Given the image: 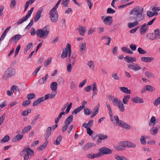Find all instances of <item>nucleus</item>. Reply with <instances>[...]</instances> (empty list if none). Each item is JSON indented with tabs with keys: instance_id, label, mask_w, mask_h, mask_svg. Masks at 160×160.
Masks as SVG:
<instances>
[{
	"instance_id": "obj_63",
	"label": "nucleus",
	"mask_w": 160,
	"mask_h": 160,
	"mask_svg": "<svg viewBox=\"0 0 160 160\" xmlns=\"http://www.w3.org/2000/svg\"><path fill=\"white\" fill-rule=\"evenodd\" d=\"M147 14L149 18H151L154 16L153 12L151 11H148L147 12Z\"/></svg>"
},
{
	"instance_id": "obj_48",
	"label": "nucleus",
	"mask_w": 160,
	"mask_h": 160,
	"mask_svg": "<svg viewBox=\"0 0 160 160\" xmlns=\"http://www.w3.org/2000/svg\"><path fill=\"white\" fill-rule=\"evenodd\" d=\"M34 8L33 7L30 10L28 11V13L25 16L26 19H28L30 17L33 10Z\"/></svg>"
},
{
	"instance_id": "obj_50",
	"label": "nucleus",
	"mask_w": 160,
	"mask_h": 160,
	"mask_svg": "<svg viewBox=\"0 0 160 160\" xmlns=\"http://www.w3.org/2000/svg\"><path fill=\"white\" fill-rule=\"evenodd\" d=\"M102 156V154L99 152L96 154L92 155L91 156V159H94L95 158H99Z\"/></svg>"
},
{
	"instance_id": "obj_31",
	"label": "nucleus",
	"mask_w": 160,
	"mask_h": 160,
	"mask_svg": "<svg viewBox=\"0 0 160 160\" xmlns=\"http://www.w3.org/2000/svg\"><path fill=\"white\" fill-rule=\"evenodd\" d=\"M144 89V91H148L150 92H152L155 90V89L153 87L149 85L145 86Z\"/></svg>"
},
{
	"instance_id": "obj_7",
	"label": "nucleus",
	"mask_w": 160,
	"mask_h": 160,
	"mask_svg": "<svg viewBox=\"0 0 160 160\" xmlns=\"http://www.w3.org/2000/svg\"><path fill=\"white\" fill-rule=\"evenodd\" d=\"M128 67L129 68L135 71H138L142 69V68L138 64L133 63L128 64Z\"/></svg>"
},
{
	"instance_id": "obj_3",
	"label": "nucleus",
	"mask_w": 160,
	"mask_h": 160,
	"mask_svg": "<svg viewBox=\"0 0 160 160\" xmlns=\"http://www.w3.org/2000/svg\"><path fill=\"white\" fill-rule=\"evenodd\" d=\"M71 54V45L69 43H67L66 46V48H63L62 52L61 55V57L62 58H66L67 56L70 57Z\"/></svg>"
},
{
	"instance_id": "obj_54",
	"label": "nucleus",
	"mask_w": 160,
	"mask_h": 160,
	"mask_svg": "<svg viewBox=\"0 0 160 160\" xmlns=\"http://www.w3.org/2000/svg\"><path fill=\"white\" fill-rule=\"evenodd\" d=\"M5 113H3L2 116L0 117V126L2 125L3 122L6 117Z\"/></svg>"
},
{
	"instance_id": "obj_64",
	"label": "nucleus",
	"mask_w": 160,
	"mask_h": 160,
	"mask_svg": "<svg viewBox=\"0 0 160 160\" xmlns=\"http://www.w3.org/2000/svg\"><path fill=\"white\" fill-rule=\"evenodd\" d=\"M130 48L131 50L132 51H135L137 48V47L135 45L133 44H131L130 45Z\"/></svg>"
},
{
	"instance_id": "obj_59",
	"label": "nucleus",
	"mask_w": 160,
	"mask_h": 160,
	"mask_svg": "<svg viewBox=\"0 0 160 160\" xmlns=\"http://www.w3.org/2000/svg\"><path fill=\"white\" fill-rule=\"evenodd\" d=\"M160 103V96L154 102L153 104L155 106H157Z\"/></svg>"
},
{
	"instance_id": "obj_1",
	"label": "nucleus",
	"mask_w": 160,
	"mask_h": 160,
	"mask_svg": "<svg viewBox=\"0 0 160 160\" xmlns=\"http://www.w3.org/2000/svg\"><path fill=\"white\" fill-rule=\"evenodd\" d=\"M50 31L48 26H45L42 29H38L36 31L37 36L40 38H45L49 34Z\"/></svg>"
},
{
	"instance_id": "obj_33",
	"label": "nucleus",
	"mask_w": 160,
	"mask_h": 160,
	"mask_svg": "<svg viewBox=\"0 0 160 160\" xmlns=\"http://www.w3.org/2000/svg\"><path fill=\"white\" fill-rule=\"evenodd\" d=\"M139 25V23L137 21L133 22H129L128 23V26L129 28H132Z\"/></svg>"
},
{
	"instance_id": "obj_24",
	"label": "nucleus",
	"mask_w": 160,
	"mask_h": 160,
	"mask_svg": "<svg viewBox=\"0 0 160 160\" xmlns=\"http://www.w3.org/2000/svg\"><path fill=\"white\" fill-rule=\"evenodd\" d=\"M130 98V95H125L122 99L123 103L125 105L127 104Z\"/></svg>"
},
{
	"instance_id": "obj_10",
	"label": "nucleus",
	"mask_w": 160,
	"mask_h": 160,
	"mask_svg": "<svg viewBox=\"0 0 160 160\" xmlns=\"http://www.w3.org/2000/svg\"><path fill=\"white\" fill-rule=\"evenodd\" d=\"M99 152L102 154V155L105 154H110L112 153V151L108 148H102L99 150Z\"/></svg>"
},
{
	"instance_id": "obj_20",
	"label": "nucleus",
	"mask_w": 160,
	"mask_h": 160,
	"mask_svg": "<svg viewBox=\"0 0 160 160\" xmlns=\"http://www.w3.org/2000/svg\"><path fill=\"white\" fill-rule=\"evenodd\" d=\"M73 116L72 115L69 116L65 120V124L69 125L70 123L72 122L73 120Z\"/></svg>"
},
{
	"instance_id": "obj_44",
	"label": "nucleus",
	"mask_w": 160,
	"mask_h": 160,
	"mask_svg": "<svg viewBox=\"0 0 160 160\" xmlns=\"http://www.w3.org/2000/svg\"><path fill=\"white\" fill-rule=\"evenodd\" d=\"M10 139L8 135H6L1 140V142L2 143H4L8 142Z\"/></svg>"
},
{
	"instance_id": "obj_43",
	"label": "nucleus",
	"mask_w": 160,
	"mask_h": 160,
	"mask_svg": "<svg viewBox=\"0 0 160 160\" xmlns=\"http://www.w3.org/2000/svg\"><path fill=\"white\" fill-rule=\"evenodd\" d=\"M123 104H124L122 103V102H121V104L120 103L118 106H117L120 111L122 112H123L125 111V108Z\"/></svg>"
},
{
	"instance_id": "obj_51",
	"label": "nucleus",
	"mask_w": 160,
	"mask_h": 160,
	"mask_svg": "<svg viewBox=\"0 0 160 160\" xmlns=\"http://www.w3.org/2000/svg\"><path fill=\"white\" fill-rule=\"evenodd\" d=\"M138 52L139 54H144L147 53V52L143 49L142 48L139 47L138 49Z\"/></svg>"
},
{
	"instance_id": "obj_40",
	"label": "nucleus",
	"mask_w": 160,
	"mask_h": 160,
	"mask_svg": "<svg viewBox=\"0 0 160 160\" xmlns=\"http://www.w3.org/2000/svg\"><path fill=\"white\" fill-rule=\"evenodd\" d=\"M147 38L150 40H155L154 35L153 33H149L146 35Z\"/></svg>"
},
{
	"instance_id": "obj_16",
	"label": "nucleus",
	"mask_w": 160,
	"mask_h": 160,
	"mask_svg": "<svg viewBox=\"0 0 160 160\" xmlns=\"http://www.w3.org/2000/svg\"><path fill=\"white\" fill-rule=\"evenodd\" d=\"M78 29L79 34L81 36H83L84 35L85 32L86 31V27H83L81 26L78 28Z\"/></svg>"
},
{
	"instance_id": "obj_6",
	"label": "nucleus",
	"mask_w": 160,
	"mask_h": 160,
	"mask_svg": "<svg viewBox=\"0 0 160 160\" xmlns=\"http://www.w3.org/2000/svg\"><path fill=\"white\" fill-rule=\"evenodd\" d=\"M144 18L145 15L143 13L138 15H137L134 16L129 17V19L131 21L134 20L135 21H137L138 22L143 20Z\"/></svg>"
},
{
	"instance_id": "obj_36",
	"label": "nucleus",
	"mask_w": 160,
	"mask_h": 160,
	"mask_svg": "<svg viewBox=\"0 0 160 160\" xmlns=\"http://www.w3.org/2000/svg\"><path fill=\"white\" fill-rule=\"evenodd\" d=\"M32 127L30 125H28L25 127L22 130V133L25 134L28 132L31 129Z\"/></svg>"
},
{
	"instance_id": "obj_5",
	"label": "nucleus",
	"mask_w": 160,
	"mask_h": 160,
	"mask_svg": "<svg viewBox=\"0 0 160 160\" xmlns=\"http://www.w3.org/2000/svg\"><path fill=\"white\" fill-rule=\"evenodd\" d=\"M143 8L141 6H137L132 9L129 12V13L130 15H132L133 16L138 15L140 14L143 13Z\"/></svg>"
},
{
	"instance_id": "obj_14",
	"label": "nucleus",
	"mask_w": 160,
	"mask_h": 160,
	"mask_svg": "<svg viewBox=\"0 0 160 160\" xmlns=\"http://www.w3.org/2000/svg\"><path fill=\"white\" fill-rule=\"evenodd\" d=\"M48 78V75L47 74L45 76L43 77L38 80V84L39 85L44 84L47 81V79Z\"/></svg>"
},
{
	"instance_id": "obj_22",
	"label": "nucleus",
	"mask_w": 160,
	"mask_h": 160,
	"mask_svg": "<svg viewBox=\"0 0 160 160\" xmlns=\"http://www.w3.org/2000/svg\"><path fill=\"white\" fill-rule=\"evenodd\" d=\"M44 101L43 97H42L38 98L36 101L34 102L33 103V107L38 105L39 103Z\"/></svg>"
},
{
	"instance_id": "obj_41",
	"label": "nucleus",
	"mask_w": 160,
	"mask_h": 160,
	"mask_svg": "<svg viewBox=\"0 0 160 160\" xmlns=\"http://www.w3.org/2000/svg\"><path fill=\"white\" fill-rule=\"evenodd\" d=\"M10 90L12 91V92L13 93L15 91H18V92H19V90L18 87L17 86L15 85L12 86Z\"/></svg>"
},
{
	"instance_id": "obj_9",
	"label": "nucleus",
	"mask_w": 160,
	"mask_h": 160,
	"mask_svg": "<svg viewBox=\"0 0 160 160\" xmlns=\"http://www.w3.org/2000/svg\"><path fill=\"white\" fill-rule=\"evenodd\" d=\"M5 74L8 77L14 75L16 74L15 69L12 68H8L6 71Z\"/></svg>"
},
{
	"instance_id": "obj_56",
	"label": "nucleus",
	"mask_w": 160,
	"mask_h": 160,
	"mask_svg": "<svg viewBox=\"0 0 160 160\" xmlns=\"http://www.w3.org/2000/svg\"><path fill=\"white\" fill-rule=\"evenodd\" d=\"M35 97V94L33 93H31L29 94H28L27 95V98L28 99H31L33 98H34Z\"/></svg>"
},
{
	"instance_id": "obj_49",
	"label": "nucleus",
	"mask_w": 160,
	"mask_h": 160,
	"mask_svg": "<svg viewBox=\"0 0 160 160\" xmlns=\"http://www.w3.org/2000/svg\"><path fill=\"white\" fill-rule=\"evenodd\" d=\"M16 4V1L15 0H11V4L10 6V8L11 9L13 8L15 6Z\"/></svg>"
},
{
	"instance_id": "obj_2",
	"label": "nucleus",
	"mask_w": 160,
	"mask_h": 160,
	"mask_svg": "<svg viewBox=\"0 0 160 160\" xmlns=\"http://www.w3.org/2000/svg\"><path fill=\"white\" fill-rule=\"evenodd\" d=\"M114 118L116 122H113V123L116 125L126 129H130L131 127L128 124L125 123L121 120H120L118 116L115 115L114 116Z\"/></svg>"
},
{
	"instance_id": "obj_45",
	"label": "nucleus",
	"mask_w": 160,
	"mask_h": 160,
	"mask_svg": "<svg viewBox=\"0 0 160 160\" xmlns=\"http://www.w3.org/2000/svg\"><path fill=\"white\" fill-rule=\"evenodd\" d=\"M51 132V127H48L46 129V136L47 138L50 135Z\"/></svg>"
},
{
	"instance_id": "obj_21",
	"label": "nucleus",
	"mask_w": 160,
	"mask_h": 160,
	"mask_svg": "<svg viewBox=\"0 0 160 160\" xmlns=\"http://www.w3.org/2000/svg\"><path fill=\"white\" fill-rule=\"evenodd\" d=\"M120 90L126 94H130L131 91L130 89H128L127 87H120L119 88Z\"/></svg>"
},
{
	"instance_id": "obj_28",
	"label": "nucleus",
	"mask_w": 160,
	"mask_h": 160,
	"mask_svg": "<svg viewBox=\"0 0 160 160\" xmlns=\"http://www.w3.org/2000/svg\"><path fill=\"white\" fill-rule=\"evenodd\" d=\"M121 102H122V101L120 100L117 98H115L112 101L113 104L117 106H118L120 103L121 104Z\"/></svg>"
},
{
	"instance_id": "obj_57",
	"label": "nucleus",
	"mask_w": 160,
	"mask_h": 160,
	"mask_svg": "<svg viewBox=\"0 0 160 160\" xmlns=\"http://www.w3.org/2000/svg\"><path fill=\"white\" fill-rule=\"evenodd\" d=\"M112 77L115 80H118L119 79V77L116 73H113L112 75Z\"/></svg>"
},
{
	"instance_id": "obj_42",
	"label": "nucleus",
	"mask_w": 160,
	"mask_h": 160,
	"mask_svg": "<svg viewBox=\"0 0 160 160\" xmlns=\"http://www.w3.org/2000/svg\"><path fill=\"white\" fill-rule=\"evenodd\" d=\"M82 109L81 107H79L78 108L75 109L72 112V114H76L78 113L81 111Z\"/></svg>"
},
{
	"instance_id": "obj_17",
	"label": "nucleus",
	"mask_w": 160,
	"mask_h": 160,
	"mask_svg": "<svg viewBox=\"0 0 160 160\" xmlns=\"http://www.w3.org/2000/svg\"><path fill=\"white\" fill-rule=\"evenodd\" d=\"M124 59L128 63L132 62H135L136 61L135 58L129 57L128 56L125 57L124 58Z\"/></svg>"
},
{
	"instance_id": "obj_13",
	"label": "nucleus",
	"mask_w": 160,
	"mask_h": 160,
	"mask_svg": "<svg viewBox=\"0 0 160 160\" xmlns=\"http://www.w3.org/2000/svg\"><path fill=\"white\" fill-rule=\"evenodd\" d=\"M86 44L84 42H82L80 45V52L82 54L86 52Z\"/></svg>"
},
{
	"instance_id": "obj_32",
	"label": "nucleus",
	"mask_w": 160,
	"mask_h": 160,
	"mask_svg": "<svg viewBox=\"0 0 160 160\" xmlns=\"http://www.w3.org/2000/svg\"><path fill=\"white\" fill-rule=\"evenodd\" d=\"M94 144L92 142L88 143L84 145L83 148V150H87L91 148Z\"/></svg>"
},
{
	"instance_id": "obj_53",
	"label": "nucleus",
	"mask_w": 160,
	"mask_h": 160,
	"mask_svg": "<svg viewBox=\"0 0 160 160\" xmlns=\"http://www.w3.org/2000/svg\"><path fill=\"white\" fill-rule=\"evenodd\" d=\"M127 147L128 148H134L136 147L135 144L132 143V142L127 141Z\"/></svg>"
},
{
	"instance_id": "obj_27",
	"label": "nucleus",
	"mask_w": 160,
	"mask_h": 160,
	"mask_svg": "<svg viewBox=\"0 0 160 160\" xmlns=\"http://www.w3.org/2000/svg\"><path fill=\"white\" fill-rule=\"evenodd\" d=\"M75 63V62L74 61H73L72 62V63H68L67 67L68 71V72H71L72 70V69Z\"/></svg>"
},
{
	"instance_id": "obj_34",
	"label": "nucleus",
	"mask_w": 160,
	"mask_h": 160,
	"mask_svg": "<svg viewBox=\"0 0 160 160\" xmlns=\"http://www.w3.org/2000/svg\"><path fill=\"white\" fill-rule=\"evenodd\" d=\"M122 51L125 53L130 54H132L133 52L129 48L126 47H123L122 48Z\"/></svg>"
},
{
	"instance_id": "obj_38",
	"label": "nucleus",
	"mask_w": 160,
	"mask_h": 160,
	"mask_svg": "<svg viewBox=\"0 0 160 160\" xmlns=\"http://www.w3.org/2000/svg\"><path fill=\"white\" fill-rule=\"evenodd\" d=\"M144 74L146 77L149 78H151L154 77L153 74L150 71H146L145 72Z\"/></svg>"
},
{
	"instance_id": "obj_46",
	"label": "nucleus",
	"mask_w": 160,
	"mask_h": 160,
	"mask_svg": "<svg viewBox=\"0 0 160 160\" xmlns=\"http://www.w3.org/2000/svg\"><path fill=\"white\" fill-rule=\"evenodd\" d=\"M87 64L89 68L92 69H93L95 67L94 62L92 61H89L88 62Z\"/></svg>"
},
{
	"instance_id": "obj_29",
	"label": "nucleus",
	"mask_w": 160,
	"mask_h": 160,
	"mask_svg": "<svg viewBox=\"0 0 160 160\" xmlns=\"http://www.w3.org/2000/svg\"><path fill=\"white\" fill-rule=\"evenodd\" d=\"M24 150H25V152L27 153V154H28L29 155L32 156L34 155V152L31 149L29 148H24Z\"/></svg>"
},
{
	"instance_id": "obj_47",
	"label": "nucleus",
	"mask_w": 160,
	"mask_h": 160,
	"mask_svg": "<svg viewBox=\"0 0 160 160\" xmlns=\"http://www.w3.org/2000/svg\"><path fill=\"white\" fill-rule=\"evenodd\" d=\"M84 112L85 115H89L92 112V110L88 108H84Z\"/></svg>"
},
{
	"instance_id": "obj_12",
	"label": "nucleus",
	"mask_w": 160,
	"mask_h": 160,
	"mask_svg": "<svg viewBox=\"0 0 160 160\" xmlns=\"http://www.w3.org/2000/svg\"><path fill=\"white\" fill-rule=\"evenodd\" d=\"M104 24L108 25H110L112 22V17L111 16L107 17L103 20Z\"/></svg>"
},
{
	"instance_id": "obj_4",
	"label": "nucleus",
	"mask_w": 160,
	"mask_h": 160,
	"mask_svg": "<svg viewBox=\"0 0 160 160\" xmlns=\"http://www.w3.org/2000/svg\"><path fill=\"white\" fill-rule=\"evenodd\" d=\"M51 20L53 22H56L58 19V14L57 9L52 8L49 13Z\"/></svg>"
},
{
	"instance_id": "obj_52",
	"label": "nucleus",
	"mask_w": 160,
	"mask_h": 160,
	"mask_svg": "<svg viewBox=\"0 0 160 160\" xmlns=\"http://www.w3.org/2000/svg\"><path fill=\"white\" fill-rule=\"evenodd\" d=\"M51 58H50L46 60L44 62L45 66L46 67L48 66L51 63Z\"/></svg>"
},
{
	"instance_id": "obj_55",
	"label": "nucleus",
	"mask_w": 160,
	"mask_h": 160,
	"mask_svg": "<svg viewBox=\"0 0 160 160\" xmlns=\"http://www.w3.org/2000/svg\"><path fill=\"white\" fill-rule=\"evenodd\" d=\"M31 101L28 99L27 100H26L25 101H24L22 104V105L23 106L26 107L28 105H29L31 103Z\"/></svg>"
},
{
	"instance_id": "obj_15",
	"label": "nucleus",
	"mask_w": 160,
	"mask_h": 160,
	"mask_svg": "<svg viewBox=\"0 0 160 160\" xmlns=\"http://www.w3.org/2000/svg\"><path fill=\"white\" fill-rule=\"evenodd\" d=\"M141 60L144 62H151L154 60V58L150 57H142L141 58Z\"/></svg>"
},
{
	"instance_id": "obj_30",
	"label": "nucleus",
	"mask_w": 160,
	"mask_h": 160,
	"mask_svg": "<svg viewBox=\"0 0 160 160\" xmlns=\"http://www.w3.org/2000/svg\"><path fill=\"white\" fill-rule=\"evenodd\" d=\"M48 143V141L45 142L42 145L37 148V150L38 151L43 150L47 147Z\"/></svg>"
},
{
	"instance_id": "obj_61",
	"label": "nucleus",
	"mask_w": 160,
	"mask_h": 160,
	"mask_svg": "<svg viewBox=\"0 0 160 160\" xmlns=\"http://www.w3.org/2000/svg\"><path fill=\"white\" fill-rule=\"evenodd\" d=\"M140 142L143 145H145L146 144V141L144 136H142L140 138Z\"/></svg>"
},
{
	"instance_id": "obj_19",
	"label": "nucleus",
	"mask_w": 160,
	"mask_h": 160,
	"mask_svg": "<svg viewBox=\"0 0 160 160\" xmlns=\"http://www.w3.org/2000/svg\"><path fill=\"white\" fill-rule=\"evenodd\" d=\"M58 87V84L57 82H53L50 86L51 90L53 92H56Z\"/></svg>"
},
{
	"instance_id": "obj_62",
	"label": "nucleus",
	"mask_w": 160,
	"mask_h": 160,
	"mask_svg": "<svg viewBox=\"0 0 160 160\" xmlns=\"http://www.w3.org/2000/svg\"><path fill=\"white\" fill-rule=\"evenodd\" d=\"M27 19H26L25 17H23L21 19H19L18 22H17V23L18 24H21Z\"/></svg>"
},
{
	"instance_id": "obj_18",
	"label": "nucleus",
	"mask_w": 160,
	"mask_h": 160,
	"mask_svg": "<svg viewBox=\"0 0 160 160\" xmlns=\"http://www.w3.org/2000/svg\"><path fill=\"white\" fill-rule=\"evenodd\" d=\"M131 100L133 102L136 103H142L144 102L142 98L138 97L132 98Z\"/></svg>"
},
{
	"instance_id": "obj_37",
	"label": "nucleus",
	"mask_w": 160,
	"mask_h": 160,
	"mask_svg": "<svg viewBox=\"0 0 160 160\" xmlns=\"http://www.w3.org/2000/svg\"><path fill=\"white\" fill-rule=\"evenodd\" d=\"M21 38V35L20 34H16L14 37L11 38L10 39V40L12 41H18Z\"/></svg>"
},
{
	"instance_id": "obj_39",
	"label": "nucleus",
	"mask_w": 160,
	"mask_h": 160,
	"mask_svg": "<svg viewBox=\"0 0 160 160\" xmlns=\"http://www.w3.org/2000/svg\"><path fill=\"white\" fill-rule=\"evenodd\" d=\"M62 138L61 136H58L57 137L56 141L54 142V144L56 145H59L62 141Z\"/></svg>"
},
{
	"instance_id": "obj_26",
	"label": "nucleus",
	"mask_w": 160,
	"mask_h": 160,
	"mask_svg": "<svg viewBox=\"0 0 160 160\" xmlns=\"http://www.w3.org/2000/svg\"><path fill=\"white\" fill-rule=\"evenodd\" d=\"M23 136L22 134H18L14 138L12 141L13 142H15L17 141L20 140L23 138Z\"/></svg>"
},
{
	"instance_id": "obj_58",
	"label": "nucleus",
	"mask_w": 160,
	"mask_h": 160,
	"mask_svg": "<svg viewBox=\"0 0 160 160\" xmlns=\"http://www.w3.org/2000/svg\"><path fill=\"white\" fill-rule=\"evenodd\" d=\"M98 138H100L102 140L105 139L107 138L108 136L102 134H101L98 135Z\"/></svg>"
},
{
	"instance_id": "obj_8",
	"label": "nucleus",
	"mask_w": 160,
	"mask_h": 160,
	"mask_svg": "<svg viewBox=\"0 0 160 160\" xmlns=\"http://www.w3.org/2000/svg\"><path fill=\"white\" fill-rule=\"evenodd\" d=\"M149 27L146 23H144L142 24L139 29L140 32L141 34L143 35L147 31Z\"/></svg>"
},
{
	"instance_id": "obj_23",
	"label": "nucleus",
	"mask_w": 160,
	"mask_h": 160,
	"mask_svg": "<svg viewBox=\"0 0 160 160\" xmlns=\"http://www.w3.org/2000/svg\"><path fill=\"white\" fill-rule=\"evenodd\" d=\"M156 119L155 116H152L150 119V121L149 122V126H153L156 123Z\"/></svg>"
},
{
	"instance_id": "obj_11",
	"label": "nucleus",
	"mask_w": 160,
	"mask_h": 160,
	"mask_svg": "<svg viewBox=\"0 0 160 160\" xmlns=\"http://www.w3.org/2000/svg\"><path fill=\"white\" fill-rule=\"evenodd\" d=\"M43 8L41 7L38 10V12H37L34 18V22H37L40 18L41 17H42V16H41V14L42 13V12H43Z\"/></svg>"
},
{
	"instance_id": "obj_35",
	"label": "nucleus",
	"mask_w": 160,
	"mask_h": 160,
	"mask_svg": "<svg viewBox=\"0 0 160 160\" xmlns=\"http://www.w3.org/2000/svg\"><path fill=\"white\" fill-rule=\"evenodd\" d=\"M65 115V112L62 111L58 115V117L55 119V122L56 124L58 123L59 120L62 118V115Z\"/></svg>"
},
{
	"instance_id": "obj_25",
	"label": "nucleus",
	"mask_w": 160,
	"mask_h": 160,
	"mask_svg": "<svg viewBox=\"0 0 160 160\" xmlns=\"http://www.w3.org/2000/svg\"><path fill=\"white\" fill-rule=\"evenodd\" d=\"M158 129L155 127H153L150 130V133L153 135H156L158 131Z\"/></svg>"
},
{
	"instance_id": "obj_60",
	"label": "nucleus",
	"mask_w": 160,
	"mask_h": 160,
	"mask_svg": "<svg viewBox=\"0 0 160 160\" xmlns=\"http://www.w3.org/2000/svg\"><path fill=\"white\" fill-rule=\"evenodd\" d=\"M127 141H124L119 142L118 144L121 147H127Z\"/></svg>"
}]
</instances>
